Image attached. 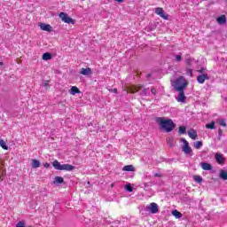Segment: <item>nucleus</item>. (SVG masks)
<instances>
[{
    "instance_id": "nucleus-16",
    "label": "nucleus",
    "mask_w": 227,
    "mask_h": 227,
    "mask_svg": "<svg viewBox=\"0 0 227 227\" xmlns=\"http://www.w3.org/2000/svg\"><path fill=\"white\" fill-rule=\"evenodd\" d=\"M70 95H77V93H81V90H79V88L73 86L69 90Z\"/></svg>"
},
{
    "instance_id": "nucleus-27",
    "label": "nucleus",
    "mask_w": 227,
    "mask_h": 227,
    "mask_svg": "<svg viewBox=\"0 0 227 227\" xmlns=\"http://www.w3.org/2000/svg\"><path fill=\"white\" fill-rule=\"evenodd\" d=\"M179 134H185L187 132V128L185 126L179 127Z\"/></svg>"
},
{
    "instance_id": "nucleus-11",
    "label": "nucleus",
    "mask_w": 227,
    "mask_h": 227,
    "mask_svg": "<svg viewBox=\"0 0 227 227\" xmlns=\"http://www.w3.org/2000/svg\"><path fill=\"white\" fill-rule=\"evenodd\" d=\"M142 88V86L131 85L130 87H129L128 91L129 93H137V91H139V90H141Z\"/></svg>"
},
{
    "instance_id": "nucleus-24",
    "label": "nucleus",
    "mask_w": 227,
    "mask_h": 227,
    "mask_svg": "<svg viewBox=\"0 0 227 227\" xmlns=\"http://www.w3.org/2000/svg\"><path fill=\"white\" fill-rule=\"evenodd\" d=\"M206 129H210L211 130H214L215 129V121H211L210 123L206 124Z\"/></svg>"
},
{
    "instance_id": "nucleus-14",
    "label": "nucleus",
    "mask_w": 227,
    "mask_h": 227,
    "mask_svg": "<svg viewBox=\"0 0 227 227\" xmlns=\"http://www.w3.org/2000/svg\"><path fill=\"white\" fill-rule=\"evenodd\" d=\"M80 74H82V75H91V74H93V73L91 72V68H90V67H87V68L82 67L81 69Z\"/></svg>"
},
{
    "instance_id": "nucleus-8",
    "label": "nucleus",
    "mask_w": 227,
    "mask_h": 227,
    "mask_svg": "<svg viewBox=\"0 0 227 227\" xmlns=\"http://www.w3.org/2000/svg\"><path fill=\"white\" fill-rule=\"evenodd\" d=\"M215 159L217 164H224V162H226V159L224 158V156L222 153H216L215 155Z\"/></svg>"
},
{
    "instance_id": "nucleus-42",
    "label": "nucleus",
    "mask_w": 227,
    "mask_h": 227,
    "mask_svg": "<svg viewBox=\"0 0 227 227\" xmlns=\"http://www.w3.org/2000/svg\"><path fill=\"white\" fill-rule=\"evenodd\" d=\"M4 63L3 62H0V67H3Z\"/></svg>"
},
{
    "instance_id": "nucleus-35",
    "label": "nucleus",
    "mask_w": 227,
    "mask_h": 227,
    "mask_svg": "<svg viewBox=\"0 0 227 227\" xmlns=\"http://www.w3.org/2000/svg\"><path fill=\"white\" fill-rule=\"evenodd\" d=\"M187 73L191 75V77H192V69L188 68Z\"/></svg>"
},
{
    "instance_id": "nucleus-33",
    "label": "nucleus",
    "mask_w": 227,
    "mask_h": 227,
    "mask_svg": "<svg viewBox=\"0 0 227 227\" xmlns=\"http://www.w3.org/2000/svg\"><path fill=\"white\" fill-rule=\"evenodd\" d=\"M151 93H152L153 95H157V90H155V88H152V89H151Z\"/></svg>"
},
{
    "instance_id": "nucleus-41",
    "label": "nucleus",
    "mask_w": 227,
    "mask_h": 227,
    "mask_svg": "<svg viewBox=\"0 0 227 227\" xmlns=\"http://www.w3.org/2000/svg\"><path fill=\"white\" fill-rule=\"evenodd\" d=\"M117 3H123V0H116Z\"/></svg>"
},
{
    "instance_id": "nucleus-38",
    "label": "nucleus",
    "mask_w": 227,
    "mask_h": 227,
    "mask_svg": "<svg viewBox=\"0 0 227 227\" xmlns=\"http://www.w3.org/2000/svg\"><path fill=\"white\" fill-rule=\"evenodd\" d=\"M43 166H44V168H51V163H49V162H46V163H44L43 164Z\"/></svg>"
},
{
    "instance_id": "nucleus-17",
    "label": "nucleus",
    "mask_w": 227,
    "mask_h": 227,
    "mask_svg": "<svg viewBox=\"0 0 227 227\" xmlns=\"http://www.w3.org/2000/svg\"><path fill=\"white\" fill-rule=\"evenodd\" d=\"M216 20H217L218 24H220V25L226 24V16L222 15V16L218 17Z\"/></svg>"
},
{
    "instance_id": "nucleus-34",
    "label": "nucleus",
    "mask_w": 227,
    "mask_h": 227,
    "mask_svg": "<svg viewBox=\"0 0 227 227\" xmlns=\"http://www.w3.org/2000/svg\"><path fill=\"white\" fill-rule=\"evenodd\" d=\"M176 60L181 61L182 60V55H176Z\"/></svg>"
},
{
    "instance_id": "nucleus-9",
    "label": "nucleus",
    "mask_w": 227,
    "mask_h": 227,
    "mask_svg": "<svg viewBox=\"0 0 227 227\" xmlns=\"http://www.w3.org/2000/svg\"><path fill=\"white\" fill-rule=\"evenodd\" d=\"M208 79H209V77H208V74H200L197 77V81L200 84H204L205 81H207Z\"/></svg>"
},
{
    "instance_id": "nucleus-39",
    "label": "nucleus",
    "mask_w": 227,
    "mask_h": 227,
    "mask_svg": "<svg viewBox=\"0 0 227 227\" xmlns=\"http://www.w3.org/2000/svg\"><path fill=\"white\" fill-rule=\"evenodd\" d=\"M218 135H219V137H221V136H223V129H218Z\"/></svg>"
},
{
    "instance_id": "nucleus-21",
    "label": "nucleus",
    "mask_w": 227,
    "mask_h": 227,
    "mask_svg": "<svg viewBox=\"0 0 227 227\" xmlns=\"http://www.w3.org/2000/svg\"><path fill=\"white\" fill-rule=\"evenodd\" d=\"M172 215L176 217V219H180L182 217V213H180L178 210L175 209L172 211Z\"/></svg>"
},
{
    "instance_id": "nucleus-18",
    "label": "nucleus",
    "mask_w": 227,
    "mask_h": 227,
    "mask_svg": "<svg viewBox=\"0 0 227 227\" xmlns=\"http://www.w3.org/2000/svg\"><path fill=\"white\" fill-rule=\"evenodd\" d=\"M31 166H32V168H34V169H36V168H40V160H32Z\"/></svg>"
},
{
    "instance_id": "nucleus-37",
    "label": "nucleus",
    "mask_w": 227,
    "mask_h": 227,
    "mask_svg": "<svg viewBox=\"0 0 227 227\" xmlns=\"http://www.w3.org/2000/svg\"><path fill=\"white\" fill-rule=\"evenodd\" d=\"M142 95H148V89L144 90Z\"/></svg>"
},
{
    "instance_id": "nucleus-13",
    "label": "nucleus",
    "mask_w": 227,
    "mask_h": 227,
    "mask_svg": "<svg viewBox=\"0 0 227 227\" xmlns=\"http://www.w3.org/2000/svg\"><path fill=\"white\" fill-rule=\"evenodd\" d=\"M188 136H189V137H191V139L195 141V139H197V137H198V133L194 129H190L188 131Z\"/></svg>"
},
{
    "instance_id": "nucleus-6",
    "label": "nucleus",
    "mask_w": 227,
    "mask_h": 227,
    "mask_svg": "<svg viewBox=\"0 0 227 227\" xmlns=\"http://www.w3.org/2000/svg\"><path fill=\"white\" fill-rule=\"evenodd\" d=\"M147 212L150 214H157L159 212V205L155 202H152L150 205L146 206Z\"/></svg>"
},
{
    "instance_id": "nucleus-23",
    "label": "nucleus",
    "mask_w": 227,
    "mask_h": 227,
    "mask_svg": "<svg viewBox=\"0 0 227 227\" xmlns=\"http://www.w3.org/2000/svg\"><path fill=\"white\" fill-rule=\"evenodd\" d=\"M193 146L196 150H200L201 146H203V142L201 141L194 142Z\"/></svg>"
},
{
    "instance_id": "nucleus-3",
    "label": "nucleus",
    "mask_w": 227,
    "mask_h": 227,
    "mask_svg": "<svg viewBox=\"0 0 227 227\" xmlns=\"http://www.w3.org/2000/svg\"><path fill=\"white\" fill-rule=\"evenodd\" d=\"M187 80H185V78L183 76H180L172 83L176 91H184V89L187 86Z\"/></svg>"
},
{
    "instance_id": "nucleus-30",
    "label": "nucleus",
    "mask_w": 227,
    "mask_h": 227,
    "mask_svg": "<svg viewBox=\"0 0 227 227\" xmlns=\"http://www.w3.org/2000/svg\"><path fill=\"white\" fill-rule=\"evenodd\" d=\"M192 63H194L193 59L189 58V59H186V64H187L189 67H191V65H192Z\"/></svg>"
},
{
    "instance_id": "nucleus-36",
    "label": "nucleus",
    "mask_w": 227,
    "mask_h": 227,
    "mask_svg": "<svg viewBox=\"0 0 227 227\" xmlns=\"http://www.w3.org/2000/svg\"><path fill=\"white\" fill-rule=\"evenodd\" d=\"M43 86L44 88H47V86H49V81L44 82L43 83Z\"/></svg>"
},
{
    "instance_id": "nucleus-4",
    "label": "nucleus",
    "mask_w": 227,
    "mask_h": 227,
    "mask_svg": "<svg viewBox=\"0 0 227 227\" xmlns=\"http://www.w3.org/2000/svg\"><path fill=\"white\" fill-rule=\"evenodd\" d=\"M181 143H183L182 151L185 155H192V148L189 145V142L185 138H181Z\"/></svg>"
},
{
    "instance_id": "nucleus-25",
    "label": "nucleus",
    "mask_w": 227,
    "mask_h": 227,
    "mask_svg": "<svg viewBox=\"0 0 227 227\" xmlns=\"http://www.w3.org/2000/svg\"><path fill=\"white\" fill-rule=\"evenodd\" d=\"M220 178H222V180H227V171H220Z\"/></svg>"
},
{
    "instance_id": "nucleus-22",
    "label": "nucleus",
    "mask_w": 227,
    "mask_h": 227,
    "mask_svg": "<svg viewBox=\"0 0 227 227\" xmlns=\"http://www.w3.org/2000/svg\"><path fill=\"white\" fill-rule=\"evenodd\" d=\"M43 59L44 61H49V59H52V55L49 52H46L43 55Z\"/></svg>"
},
{
    "instance_id": "nucleus-7",
    "label": "nucleus",
    "mask_w": 227,
    "mask_h": 227,
    "mask_svg": "<svg viewBox=\"0 0 227 227\" xmlns=\"http://www.w3.org/2000/svg\"><path fill=\"white\" fill-rule=\"evenodd\" d=\"M155 13L156 15H160L161 17V19H164L165 20H168V15L166 14V12H164V9L158 7L155 9Z\"/></svg>"
},
{
    "instance_id": "nucleus-10",
    "label": "nucleus",
    "mask_w": 227,
    "mask_h": 227,
    "mask_svg": "<svg viewBox=\"0 0 227 227\" xmlns=\"http://www.w3.org/2000/svg\"><path fill=\"white\" fill-rule=\"evenodd\" d=\"M39 27H41L43 31H48V33H51L52 31V27L49 24L40 23Z\"/></svg>"
},
{
    "instance_id": "nucleus-19",
    "label": "nucleus",
    "mask_w": 227,
    "mask_h": 227,
    "mask_svg": "<svg viewBox=\"0 0 227 227\" xmlns=\"http://www.w3.org/2000/svg\"><path fill=\"white\" fill-rule=\"evenodd\" d=\"M122 171H136L133 165H126L123 167Z\"/></svg>"
},
{
    "instance_id": "nucleus-1",
    "label": "nucleus",
    "mask_w": 227,
    "mask_h": 227,
    "mask_svg": "<svg viewBox=\"0 0 227 227\" xmlns=\"http://www.w3.org/2000/svg\"><path fill=\"white\" fill-rule=\"evenodd\" d=\"M156 122L160 125V129L166 132H172L176 125L171 119H165L164 117L156 118Z\"/></svg>"
},
{
    "instance_id": "nucleus-43",
    "label": "nucleus",
    "mask_w": 227,
    "mask_h": 227,
    "mask_svg": "<svg viewBox=\"0 0 227 227\" xmlns=\"http://www.w3.org/2000/svg\"><path fill=\"white\" fill-rule=\"evenodd\" d=\"M199 72H200V74H202V73H203V71H202V70H199Z\"/></svg>"
},
{
    "instance_id": "nucleus-40",
    "label": "nucleus",
    "mask_w": 227,
    "mask_h": 227,
    "mask_svg": "<svg viewBox=\"0 0 227 227\" xmlns=\"http://www.w3.org/2000/svg\"><path fill=\"white\" fill-rule=\"evenodd\" d=\"M112 91L113 93H118V89H113Z\"/></svg>"
},
{
    "instance_id": "nucleus-26",
    "label": "nucleus",
    "mask_w": 227,
    "mask_h": 227,
    "mask_svg": "<svg viewBox=\"0 0 227 227\" xmlns=\"http://www.w3.org/2000/svg\"><path fill=\"white\" fill-rule=\"evenodd\" d=\"M193 180H195L197 184H201L203 182V177H201V176H194Z\"/></svg>"
},
{
    "instance_id": "nucleus-29",
    "label": "nucleus",
    "mask_w": 227,
    "mask_h": 227,
    "mask_svg": "<svg viewBox=\"0 0 227 227\" xmlns=\"http://www.w3.org/2000/svg\"><path fill=\"white\" fill-rule=\"evenodd\" d=\"M125 190L128 191V192H132V191H134V188H132V184H128L125 186Z\"/></svg>"
},
{
    "instance_id": "nucleus-15",
    "label": "nucleus",
    "mask_w": 227,
    "mask_h": 227,
    "mask_svg": "<svg viewBox=\"0 0 227 227\" xmlns=\"http://www.w3.org/2000/svg\"><path fill=\"white\" fill-rule=\"evenodd\" d=\"M200 165L204 171H210L212 169V165H210V163L202 162Z\"/></svg>"
},
{
    "instance_id": "nucleus-12",
    "label": "nucleus",
    "mask_w": 227,
    "mask_h": 227,
    "mask_svg": "<svg viewBox=\"0 0 227 227\" xmlns=\"http://www.w3.org/2000/svg\"><path fill=\"white\" fill-rule=\"evenodd\" d=\"M187 98L185 97V93H184V90H179V93L177 95V102H185V99Z\"/></svg>"
},
{
    "instance_id": "nucleus-32",
    "label": "nucleus",
    "mask_w": 227,
    "mask_h": 227,
    "mask_svg": "<svg viewBox=\"0 0 227 227\" xmlns=\"http://www.w3.org/2000/svg\"><path fill=\"white\" fill-rule=\"evenodd\" d=\"M219 123H220V125H221L222 127H226V121H224V120H220V121H219Z\"/></svg>"
},
{
    "instance_id": "nucleus-20",
    "label": "nucleus",
    "mask_w": 227,
    "mask_h": 227,
    "mask_svg": "<svg viewBox=\"0 0 227 227\" xmlns=\"http://www.w3.org/2000/svg\"><path fill=\"white\" fill-rule=\"evenodd\" d=\"M63 182H64L63 177H61V176H55L53 184L55 185H58V184H63Z\"/></svg>"
},
{
    "instance_id": "nucleus-5",
    "label": "nucleus",
    "mask_w": 227,
    "mask_h": 227,
    "mask_svg": "<svg viewBox=\"0 0 227 227\" xmlns=\"http://www.w3.org/2000/svg\"><path fill=\"white\" fill-rule=\"evenodd\" d=\"M59 19H61L62 22H65L66 24H74V20L70 17H68V14L67 12H60L59 14Z\"/></svg>"
},
{
    "instance_id": "nucleus-44",
    "label": "nucleus",
    "mask_w": 227,
    "mask_h": 227,
    "mask_svg": "<svg viewBox=\"0 0 227 227\" xmlns=\"http://www.w3.org/2000/svg\"><path fill=\"white\" fill-rule=\"evenodd\" d=\"M0 180H1V176H0Z\"/></svg>"
},
{
    "instance_id": "nucleus-28",
    "label": "nucleus",
    "mask_w": 227,
    "mask_h": 227,
    "mask_svg": "<svg viewBox=\"0 0 227 227\" xmlns=\"http://www.w3.org/2000/svg\"><path fill=\"white\" fill-rule=\"evenodd\" d=\"M0 146H2L3 150H8V145H6L4 140H0Z\"/></svg>"
},
{
    "instance_id": "nucleus-31",
    "label": "nucleus",
    "mask_w": 227,
    "mask_h": 227,
    "mask_svg": "<svg viewBox=\"0 0 227 227\" xmlns=\"http://www.w3.org/2000/svg\"><path fill=\"white\" fill-rule=\"evenodd\" d=\"M16 227H26V223H24V222H19V223L16 224Z\"/></svg>"
},
{
    "instance_id": "nucleus-2",
    "label": "nucleus",
    "mask_w": 227,
    "mask_h": 227,
    "mask_svg": "<svg viewBox=\"0 0 227 227\" xmlns=\"http://www.w3.org/2000/svg\"><path fill=\"white\" fill-rule=\"evenodd\" d=\"M52 166L55 169H58L59 171H74V169H75V167H74L73 165H70V164L61 165V163H59V161H58V160H55L52 162Z\"/></svg>"
}]
</instances>
